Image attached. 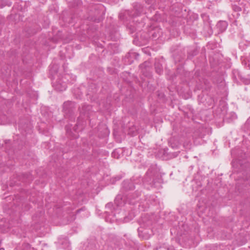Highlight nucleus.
<instances>
[{"label": "nucleus", "mask_w": 250, "mask_h": 250, "mask_svg": "<svg viewBox=\"0 0 250 250\" xmlns=\"http://www.w3.org/2000/svg\"><path fill=\"white\" fill-rule=\"evenodd\" d=\"M133 9L134 10V13L133 14H130L128 12H127V14L130 16L135 17L138 16L143 12V7L140 3H135L133 4Z\"/></svg>", "instance_id": "5"}, {"label": "nucleus", "mask_w": 250, "mask_h": 250, "mask_svg": "<svg viewBox=\"0 0 250 250\" xmlns=\"http://www.w3.org/2000/svg\"><path fill=\"white\" fill-rule=\"evenodd\" d=\"M108 132H109V131H108V130H107V129L106 127H105V128H104V133L105 135H106L107 134H108Z\"/></svg>", "instance_id": "18"}, {"label": "nucleus", "mask_w": 250, "mask_h": 250, "mask_svg": "<svg viewBox=\"0 0 250 250\" xmlns=\"http://www.w3.org/2000/svg\"><path fill=\"white\" fill-rule=\"evenodd\" d=\"M94 21H95V22H97V20L95 18Z\"/></svg>", "instance_id": "24"}, {"label": "nucleus", "mask_w": 250, "mask_h": 250, "mask_svg": "<svg viewBox=\"0 0 250 250\" xmlns=\"http://www.w3.org/2000/svg\"><path fill=\"white\" fill-rule=\"evenodd\" d=\"M96 161V165H98L101 169L103 167H106L107 166V163L106 161L105 157L100 158L99 156H95V162Z\"/></svg>", "instance_id": "6"}, {"label": "nucleus", "mask_w": 250, "mask_h": 250, "mask_svg": "<svg viewBox=\"0 0 250 250\" xmlns=\"http://www.w3.org/2000/svg\"><path fill=\"white\" fill-rule=\"evenodd\" d=\"M115 179H116L117 180H120V179H121V178H120V177H115Z\"/></svg>", "instance_id": "20"}, {"label": "nucleus", "mask_w": 250, "mask_h": 250, "mask_svg": "<svg viewBox=\"0 0 250 250\" xmlns=\"http://www.w3.org/2000/svg\"><path fill=\"white\" fill-rule=\"evenodd\" d=\"M89 107H90V106H89V105H87V106H86V108H88V109H89Z\"/></svg>", "instance_id": "23"}, {"label": "nucleus", "mask_w": 250, "mask_h": 250, "mask_svg": "<svg viewBox=\"0 0 250 250\" xmlns=\"http://www.w3.org/2000/svg\"><path fill=\"white\" fill-rule=\"evenodd\" d=\"M126 218H125V222H126L127 220H126Z\"/></svg>", "instance_id": "25"}, {"label": "nucleus", "mask_w": 250, "mask_h": 250, "mask_svg": "<svg viewBox=\"0 0 250 250\" xmlns=\"http://www.w3.org/2000/svg\"><path fill=\"white\" fill-rule=\"evenodd\" d=\"M105 220L107 221L108 220H109V222L112 223V220H114V219L113 218H110V215L106 217Z\"/></svg>", "instance_id": "16"}, {"label": "nucleus", "mask_w": 250, "mask_h": 250, "mask_svg": "<svg viewBox=\"0 0 250 250\" xmlns=\"http://www.w3.org/2000/svg\"><path fill=\"white\" fill-rule=\"evenodd\" d=\"M110 34L111 39L113 41H117L120 38V34L117 31L115 32V35H113V33L112 32H111Z\"/></svg>", "instance_id": "10"}, {"label": "nucleus", "mask_w": 250, "mask_h": 250, "mask_svg": "<svg viewBox=\"0 0 250 250\" xmlns=\"http://www.w3.org/2000/svg\"><path fill=\"white\" fill-rule=\"evenodd\" d=\"M66 86L65 84H60L58 83L56 85V89L59 91H62L63 90H65L66 89Z\"/></svg>", "instance_id": "12"}, {"label": "nucleus", "mask_w": 250, "mask_h": 250, "mask_svg": "<svg viewBox=\"0 0 250 250\" xmlns=\"http://www.w3.org/2000/svg\"><path fill=\"white\" fill-rule=\"evenodd\" d=\"M173 138H170L169 141V144H170V146H171V147L172 148H175L178 145V142H176L173 145L172 144V142H173Z\"/></svg>", "instance_id": "14"}, {"label": "nucleus", "mask_w": 250, "mask_h": 250, "mask_svg": "<svg viewBox=\"0 0 250 250\" xmlns=\"http://www.w3.org/2000/svg\"><path fill=\"white\" fill-rule=\"evenodd\" d=\"M73 105V103L71 102H65L63 104V110L65 111V112H66L67 110H69L68 106H72Z\"/></svg>", "instance_id": "11"}, {"label": "nucleus", "mask_w": 250, "mask_h": 250, "mask_svg": "<svg viewBox=\"0 0 250 250\" xmlns=\"http://www.w3.org/2000/svg\"><path fill=\"white\" fill-rule=\"evenodd\" d=\"M112 155L115 157V156H116V154H115V151H114V152L112 153Z\"/></svg>", "instance_id": "19"}, {"label": "nucleus", "mask_w": 250, "mask_h": 250, "mask_svg": "<svg viewBox=\"0 0 250 250\" xmlns=\"http://www.w3.org/2000/svg\"><path fill=\"white\" fill-rule=\"evenodd\" d=\"M167 250H173V249L172 248H168Z\"/></svg>", "instance_id": "22"}, {"label": "nucleus", "mask_w": 250, "mask_h": 250, "mask_svg": "<svg viewBox=\"0 0 250 250\" xmlns=\"http://www.w3.org/2000/svg\"><path fill=\"white\" fill-rule=\"evenodd\" d=\"M83 126L84 121L79 118L76 125L73 128V131L71 129H68V126H66L65 128L67 135L68 137L72 139H76L78 138V132L83 129Z\"/></svg>", "instance_id": "3"}, {"label": "nucleus", "mask_w": 250, "mask_h": 250, "mask_svg": "<svg viewBox=\"0 0 250 250\" xmlns=\"http://www.w3.org/2000/svg\"><path fill=\"white\" fill-rule=\"evenodd\" d=\"M236 186L238 188V189L239 190V183H238L236 185Z\"/></svg>", "instance_id": "21"}, {"label": "nucleus", "mask_w": 250, "mask_h": 250, "mask_svg": "<svg viewBox=\"0 0 250 250\" xmlns=\"http://www.w3.org/2000/svg\"><path fill=\"white\" fill-rule=\"evenodd\" d=\"M228 25V22L226 21H219L216 25V27L218 30L219 33L224 32L226 30Z\"/></svg>", "instance_id": "7"}, {"label": "nucleus", "mask_w": 250, "mask_h": 250, "mask_svg": "<svg viewBox=\"0 0 250 250\" xmlns=\"http://www.w3.org/2000/svg\"><path fill=\"white\" fill-rule=\"evenodd\" d=\"M161 182V179L159 175H154L150 169L147 171L143 180L145 186L148 189L150 188L158 187Z\"/></svg>", "instance_id": "2"}, {"label": "nucleus", "mask_w": 250, "mask_h": 250, "mask_svg": "<svg viewBox=\"0 0 250 250\" xmlns=\"http://www.w3.org/2000/svg\"><path fill=\"white\" fill-rule=\"evenodd\" d=\"M140 195L141 192L138 190L134 192L130 191L125 195L119 194L115 199V204L118 207H122L127 203L129 204L133 205L139 201Z\"/></svg>", "instance_id": "1"}, {"label": "nucleus", "mask_w": 250, "mask_h": 250, "mask_svg": "<svg viewBox=\"0 0 250 250\" xmlns=\"http://www.w3.org/2000/svg\"><path fill=\"white\" fill-rule=\"evenodd\" d=\"M248 184L250 185V181L248 183Z\"/></svg>", "instance_id": "26"}, {"label": "nucleus", "mask_w": 250, "mask_h": 250, "mask_svg": "<svg viewBox=\"0 0 250 250\" xmlns=\"http://www.w3.org/2000/svg\"><path fill=\"white\" fill-rule=\"evenodd\" d=\"M113 207V204L112 203H108L106 204L105 208H106L111 209V208Z\"/></svg>", "instance_id": "15"}, {"label": "nucleus", "mask_w": 250, "mask_h": 250, "mask_svg": "<svg viewBox=\"0 0 250 250\" xmlns=\"http://www.w3.org/2000/svg\"><path fill=\"white\" fill-rule=\"evenodd\" d=\"M148 65L149 62H145L144 63L139 65V67L141 69L142 73L145 74L146 72L149 70V68Z\"/></svg>", "instance_id": "8"}, {"label": "nucleus", "mask_w": 250, "mask_h": 250, "mask_svg": "<svg viewBox=\"0 0 250 250\" xmlns=\"http://www.w3.org/2000/svg\"><path fill=\"white\" fill-rule=\"evenodd\" d=\"M135 188L134 183L131 180H126L122 183L120 193L122 195H125L126 193L131 191Z\"/></svg>", "instance_id": "4"}, {"label": "nucleus", "mask_w": 250, "mask_h": 250, "mask_svg": "<svg viewBox=\"0 0 250 250\" xmlns=\"http://www.w3.org/2000/svg\"><path fill=\"white\" fill-rule=\"evenodd\" d=\"M234 10L236 11H241V8L239 6H236L234 7Z\"/></svg>", "instance_id": "17"}, {"label": "nucleus", "mask_w": 250, "mask_h": 250, "mask_svg": "<svg viewBox=\"0 0 250 250\" xmlns=\"http://www.w3.org/2000/svg\"><path fill=\"white\" fill-rule=\"evenodd\" d=\"M155 68L156 73L159 74H161L163 72V66L162 65L158 62L156 61L155 62Z\"/></svg>", "instance_id": "9"}, {"label": "nucleus", "mask_w": 250, "mask_h": 250, "mask_svg": "<svg viewBox=\"0 0 250 250\" xmlns=\"http://www.w3.org/2000/svg\"><path fill=\"white\" fill-rule=\"evenodd\" d=\"M245 126L248 130L250 131V117L246 121Z\"/></svg>", "instance_id": "13"}]
</instances>
